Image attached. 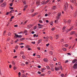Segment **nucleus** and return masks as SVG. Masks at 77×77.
Wrapping results in <instances>:
<instances>
[{
	"label": "nucleus",
	"mask_w": 77,
	"mask_h": 77,
	"mask_svg": "<svg viewBox=\"0 0 77 77\" xmlns=\"http://www.w3.org/2000/svg\"><path fill=\"white\" fill-rule=\"evenodd\" d=\"M61 77H64V74H61Z\"/></svg>",
	"instance_id": "37998d69"
},
{
	"label": "nucleus",
	"mask_w": 77,
	"mask_h": 77,
	"mask_svg": "<svg viewBox=\"0 0 77 77\" xmlns=\"http://www.w3.org/2000/svg\"><path fill=\"white\" fill-rule=\"evenodd\" d=\"M31 12H34V10L32 9L31 10Z\"/></svg>",
	"instance_id": "338daca9"
},
{
	"label": "nucleus",
	"mask_w": 77,
	"mask_h": 77,
	"mask_svg": "<svg viewBox=\"0 0 77 77\" xmlns=\"http://www.w3.org/2000/svg\"><path fill=\"white\" fill-rule=\"evenodd\" d=\"M39 23H42L43 22L42 21V20H40L39 21Z\"/></svg>",
	"instance_id": "8fccbe9b"
},
{
	"label": "nucleus",
	"mask_w": 77,
	"mask_h": 77,
	"mask_svg": "<svg viewBox=\"0 0 77 77\" xmlns=\"http://www.w3.org/2000/svg\"><path fill=\"white\" fill-rule=\"evenodd\" d=\"M37 26H35L34 27V30H35L36 29Z\"/></svg>",
	"instance_id": "49530a36"
},
{
	"label": "nucleus",
	"mask_w": 77,
	"mask_h": 77,
	"mask_svg": "<svg viewBox=\"0 0 77 77\" xmlns=\"http://www.w3.org/2000/svg\"><path fill=\"white\" fill-rule=\"evenodd\" d=\"M56 9V6H54L52 8V9Z\"/></svg>",
	"instance_id": "cd10ccee"
},
{
	"label": "nucleus",
	"mask_w": 77,
	"mask_h": 77,
	"mask_svg": "<svg viewBox=\"0 0 77 77\" xmlns=\"http://www.w3.org/2000/svg\"><path fill=\"white\" fill-rule=\"evenodd\" d=\"M72 28H73L72 27L70 29H69V31H70L72 29Z\"/></svg>",
	"instance_id": "c03bdc74"
},
{
	"label": "nucleus",
	"mask_w": 77,
	"mask_h": 77,
	"mask_svg": "<svg viewBox=\"0 0 77 77\" xmlns=\"http://www.w3.org/2000/svg\"><path fill=\"white\" fill-rule=\"evenodd\" d=\"M23 59H25L26 58V56L24 55H23L22 56Z\"/></svg>",
	"instance_id": "c756f323"
},
{
	"label": "nucleus",
	"mask_w": 77,
	"mask_h": 77,
	"mask_svg": "<svg viewBox=\"0 0 77 77\" xmlns=\"http://www.w3.org/2000/svg\"><path fill=\"white\" fill-rule=\"evenodd\" d=\"M51 54L52 55L53 54V52L52 51H50L49 53Z\"/></svg>",
	"instance_id": "ea45409f"
},
{
	"label": "nucleus",
	"mask_w": 77,
	"mask_h": 77,
	"mask_svg": "<svg viewBox=\"0 0 77 77\" xmlns=\"http://www.w3.org/2000/svg\"><path fill=\"white\" fill-rule=\"evenodd\" d=\"M28 27H29V28H31V27H32V25H30L28 26Z\"/></svg>",
	"instance_id": "c85d7f7f"
},
{
	"label": "nucleus",
	"mask_w": 77,
	"mask_h": 77,
	"mask_svg": "<svg viewBox=\"0 0 77 77\" xmlns=\"http://www.w3.org/2000/svg\"><path fill=\"white\" fill-rule=\"evenodd\" d=\"M37 57H38V58H40V57H41L40 55H38L37 56Z\"/></svg>",
	"instance_id": "f704fd0d"
},
{
	"label": "nucleus",
	"mask_w": 77,
	"mask_h": 77,
	"mask_svg": "<svg viewBox=\"0 0 77 77\" xmlns=\"http://www.w3.org/2000/svg\"><path fill=\"white\" fill-rule=\"evenodd\" d=\"M20 54H24V52H21L20 53Z\"/></svg>",
	"instance_id": "bf43d9fd"
},
{
	"label": "nucleus",
	"mask_w": 77,
	"mask_h": 77,
	"mask_svg": "<svg viewBox=\"0 0 77 77\" xmlns=\"http://www.w3.org/2000/svg\"><path fill=\"white\" fill-rule=\"evenodd\" d=\"M74 32H71V33L70 34V35H74V34H75V33H74Z\"/></svg>",
	"instance_id": "6ab92c4d"
},
{
	"label": "nucleus",
	"mask_w": 77,
	"mask_h": 77,
	"mask_svg": "<svg viewBox=\"0 0 77 77\" xmlns=\"http://www.w3.org/2000/svg\"><path fill=\"white\" fill-rule=\"evenodd\" d=\"M45 69H46L45 68H42V72H44V70H45Z\"/></svg>",
	"instance_id": "a211bd4d"
},
{
	"label": "nucleus",
	"mask_w": 77,
	"mask_h": 77,
	"mask_svg": "<svg viewBox=\"0 0 77 77\" xmlns=\"http://www.w3.org/2000/svg\"><path fill=\"white\" fill-rule=\"evenodd\" d=\"M30 47V46H29V45H26V48H29Z\"/></svg>",
	"instance_id": "72a5a7b5"
},
{
	"label": "nucleus",
	"mask_w": 77,
	"mask_h": 77,
	"mask_svg": "<svg viewBox=\"0 0 77 77\" xmlns=\"http://www.w3.org/2000/svg\"><path fill=\"white\" fill-rule=\"evenodd\" d=\"M77 61V60L76 59H75L74 60H73L72 61V63H75Z\"/></svg>",
	"instance_id": "9d476101"
},
{
	"label": "nucleus",
	"mask_w": 77,
	"mask_h": 77,
	"mask_svg": "<svg viewBox=\"0 0 77 77\" xmlns=\"http://www.w3.org/2000/svg\"><path fill=\"white\" fill-rule=\"evenodd\" d=\"M69 62V61H68V60H66L65 62V63H67V62Z\"/></svg>",
	"instance_id": "69168bd1"
},
{
	"label": "nucleus",
	"mask_w": 77,
	"mask_h": 77,
	"mask_svg": "<svg viewBox=\"0 0 77 77\" xmlns=\"http://www.w3.org/2000/svg\"><path fill=\"white\" fill-rule=\"evenodd\" d=\"M43 60L45 62H46L48 61V59L46 58H45Z\"/></svg>",
	"instance_id": "ddd939ff"
},
{
	"label": "nucleus",
	"mask_w": 77,
	"mask_h": 77,
	"mask_svg": "<svg viewBox=\"0 0 77 77\" xmlns=\"http://www.w3.org/2000/svg\"><path fill=\"white\" fill-rule=\"evenodd\" d=\"M64 7L67 8L68 7V3L67 2H66L65 3Z\"/></svg>",
	"instance_id": "0eeeda50"
},
{
	"label": "nucleus",
	"mask_w": 77,
	"mask_h": 77,
	"mask_svg": "<svg viewBox=\"0 0 77 77\" xmlns=\"http://www.w3.org/2000/svg\"><path fill=\"white\" fill-rule=\"evenodd\" d=\"M10 9H11V10H12V9H13L14 8H13V7H10Z\"/></svg>",
	"instance_id": "e2e57ef3"
},
{
	"label": "nucleus",
	"mask_w": 77,
	"mask_h": 77,
	"mask_svg": "<svg viewBox=\"0 0 77 77\" xmlns=\"http://www.w3.org/2000/svg\"><path fill=\"white\" fill-rule=\"evenodd\" d=\"M6 6V3H3V4L1 5V6L2 7H4Z\"/></svg>",
	"instance_id": "9b49d317"
},
{
	"label": "nucleus",
	"mask_w": 77,
	"mask_h": 77,
	"mask_svg": "<svg viewBox=\"0 0 77 77\" xmlns=\"http://www.w3.org/2000/svg\"><path fill=\"white\" fill-rule=\"evenodd\" d=\"M66 8H67L64 7V11H66Z\"/></svg>",
	"instance_id": "5fc2aeb1"
},
{
	"label": "nucleus",
	"mask_w": 77,
	"mask_h": 77,
	"mask_svg": "<svg viewBox=\"0 0 77 77\" xmlns=\"http://www.w3.org/2000/svg\"><path fill=\"white\" fill-rule=\"evenodd\" d=\"M50 65L52 67H53V66H54V65H53V64H50Z\"/></svg>",
	"instance_id": "bb28decb"
},
{
	"label": "nucleus",
	"mask_w": 77,
	"mask_h": 77,
	"mask_svg": "<svg viewBox=\"0 0 77 77\" xmlns=\"http://www.w3.org/2000/svg\"><path fill=\"white\" fill-rule=\"evenodd\" d=\"M70 2L72 3L75 4V6L77 5V3H76V1H75V0H70Z\"/></svg>",
	"instance_id": "7ed1b4c3"
},
{
	"label": "nucleus",
	"mask_w": 77,
	"mask_h": 77,
	"mask_svg": "<svg viewBox=\"0 0 77 77\" xmlns=\"http://www.w3.org/2000/svg\"><path fill=\"white\" fill-rule=\"evenodd\" d=\"M46 67L47 68V69H50V67L48 66H46Z\"/></svg>",
	"instance_id": "412c9836"
},
{
	"label": "nucleus",
	"mask_w": 77,
	"mask_h": 77,
	"mask_svg": "<svg viewBox=\"0 0 77 77\" xmlns=\"http://www.w3.org/2000/svg\"><path fill=\"white\" fill-rule=\"evenodd\" d=\"M9 5L10 6L12 7V5H13V4L12 3H11Z\"/></svg>",
	"instance_id": "e433bc0d"
},
{
	"label": "nucleus",
	"mask_w": 77,
	"mask_h": 77,
	"mask_svg": "<svg viewBox=\"0 0 77 77\" xmlns=\"http://www.w3.org/2000/svg\"><path fill=\"white\" fill-rule=\"evenodd\" d=\"M42 5H46V3L45 2V1H43L42 2Z\"/></svg>",
	"instance_id": "1a4fd4ad"
},
{
	"label": "nucleus",
	"mask_w": 77,
	"mask_h": 77,
	"mask_svg": "<svg viewBox=\"0 0 77 77\" xmlns=\"http://www.w3.org/2000/svg\"><path fill=\"white\" fill-rule=\"evenodd\" d=\"M51 70L52 71H54V68H53L52 67L51 68Z\"/></svg>",
	"instance_id": "393cba45"
},
{
	"label": "nucleus",
	"mask_w": 77,
	"mask_h": 77,
	"mask_svg": "<svg viewBox=\"0 0 77 77\" xmlns=\"http://www.w3.org/2000/svg\"><path fill=\"white\" fill-rule=\"evenodd\" d=\"M38 12L35 13L34 14V16H35V15H38Z\"/></svg>",
	"instance_id": "a878e982"
},
{
	"label": "nucleus",
	"mask_w": 77,
	"mask_h": 77,
	"mask_svg": "<svg viewBox=\"0 0 77 77\" xmlns=\"http://www.w3.org/2000/svg\"><path fill=\"white\" fill-rule=\"evenodd\" d=\"M73 68L74 69H76V68H77V63H75L74 64L73 66Z\"/></svg>",
	"instance_id": "423d86ee"
},
{
	"label": "nucleus",
	"mask_w": 77,
	"mask_h": 77,
	"mask_svg": "<svg viewBox=\"0 0 77 77\" xmlns=\"http://www.w3.org/2000/svg\"><path fill=\"white\" fill-rule=\"evenodd\" d=\"M17 69V67L16 66H14L13 67V69L14 70H16Z\"/></svg>",
	"instance_id": "2eb2a0df"
},
{
	"label": "nucleus",
	"mask_w": 77,
	"mask_h": 77,
	"mask_svg": "<svg viewBox=\"0 0 77 77\" xmlns=\"http://www.w3.org/2000/svg\"><path fill=\"white\" fill-rule=\"evenodd\" d=\"M59 36L58 35H56V39H59Z\"/></svg>",
	"instance_id": "f3484780"
},
{
	"label": "nucleus",
	"mask_w": 77,
	"mask_h": 77,
	"mask_svg": "<svg viewBox=\"0 0 77 77\" xmlns=\"http://www.w3.org/2000/svg\"><path fill=\"white\" fill-rule=\"evenodd\" d=\"M9 68H12V65L11 64H10L9 65Z\"/></svg>",
	"instance_id": "09e8293b"
},
{
	"label": "nucleus",
	"mask_w": 77,
	"mask_h": 77,
	"mask_svg": "<svg viewBox=\"0 0 77 77\" xmlns=\"http://www.w3.org/2000/svg\"><path fill=\"white\" fill-rule=\"evenodd\" d=\"M55 69L56 71H59L60 69V68L59 67H55Z\"/></svg>",
	"instance_id": "6e6552de"
},
{
	"label": "nucleus",
	"mask_w": 77,
	"mask_h": 77,
	"mask_svg": "<svg viewBox=\"0 0 77 77\" xmlns=\"http://www.w3.org/2000/svg\"><path fill=\"white\" fill-rule=\"evenodd\" d=\"M65 29H66V27L65 26H64L63 28V30H65Z\"/></svg>",
	"instance_id": "2f4dec72"
},
{
	"label": "nucleus",
	"mask_w": 77,
	"mask_h": 77,
	"mask_svg": "<svg viewBox=\"0 0 77 77\" xmlns=\"http://www.w3.org/2000/svg\"><path fill=\"white\" fill-rule=\"evenodd\" d=\"M23 3L24 4V5H26V2L25 1H24L23 2Z\"/></svg>",
	"instance_id": "13d9d810"
},
{
	"label": "nucleus",
	"mask_w": 77,
	"mask_h": 77,
	"mask_svg": "<svg viewBox=\"0 0 77 77\" xmlns=\"http://www.w3.org/2000/svg\"><path fill=\"white\" fill-rule=\"evenodd\" d=\"M8 36H11V32H9L8 34Z\"/></svg>",
	"instance_id": "864d4df0"
},
{
	"label": "nucleus",
	"mask_w": 77,
	"mask_h": 77,
	"mask_svg": "<svg viewBox=\"0 0 77 77\" xmlns=\"http://www.w3.org/2000/svg\"><path fill=\"white\" fill-rule=\"evenodd\" d=\"M12 63L13 65H15V62H14V61H12Z\"/></svg>",
	"instance_id": "b1692460"
},
{
	"label": "nucleus",
	"mask_w": 77,
	"mask_h": 77,
	"mask_svg": "<svg viewBox=\"0 0 77 77\" xmlns=\"http://www.w3.org/2000/svg\"><path fill=\"white\" fill-rule=\"evenodd\" d=\"M14 12V10H11V11H10L9 14H11Z\"/></svg>",
	"instance_id": "dca6fc26"
},
{
	"label": "nucleus",
	"mask_w": 77,
	"mask_h": 77,
	"mask_svg": "<svg viewBox=\"0 0 77 77\" xmlns=\"http://www.w3.org/2000/svg\"><path fill=\"white\" fill-rule=\"evenodd\" d=\"M77 12H75L74 13L73 15L74 17H76V16H77Z\"/></svg>",
	"instance_id": "4468645a"
},
{
	"label": "nucleus",
	"mask_w": 77,
	"mask_h": 77,
	"mask_svg": "<svg viewBox=\"0 0 77 77\" xmlns=\"http://www.w3.org/2000/svg\"><path fill=\"white\" fill-rule=\"evenodd\" d=\"M51 73V71H49L48 72V74H50V73Z\"/></svg>",
	"instance_id": "58836bf2"
},
{
	"label": "nucleus",
	"mask_w": 77,
	"mask_h": 77,
	"mask_svg": "<svg viewBox=\"0 0 77 77\" xmlns=\"http://www.w3.org/2000/svg\"><path fill=\"white\" fill-rule=\"evenodd\" d=\"M14 27H18V25H14Z\"/></svg>",
	"instance_id": "052dcab7"
},
{
	"label": "nucleus",
	"mask_w": 77,
	"mask_h": 77,
	"mask_svg": "<svg viewBox=\"0 0 77 77\" xmlns=\"http://www.w3.org/2000/svg\"><path fill=\"white\" fill-rule=\"evenodd\" d=\"M53 21H51V22L49 24L51 26H53Z\"/></svg>",
	"instance_id": "aec40b11"
},
{
	"label": "nucleus",
	"mask_w": 77,
	"mask_h": 77,
	"mask_svg": "<svg viewBox=\"0 0 77 77\" xmlns=\"http://www.w3.org/2000/svg\"><path fill=\"white\" fill-rule=\"evenodd\" d=\"M38 68H41V66L39 65L38 66Z\"/></svg>",
	"instance_id": "6e6d98bb"
},
{
	"label": "nucleus",
	"mask_w": 77,
	"mask_h": 77,
	"mask_svg": "<svg viewBox=\"0 0 77 77\" xmlns=\"http://www.w3.org/2000/svg\"><path fill=\"white\" fill-rule=\"evenodd\" d=\"M53 59H54V61H56L57 60L56 58V57H54Z\"/></svg>",
	"instance_id": "4c0bfd02"
},
{
	"label": "nucleus",
	"mask_w": 77,
	"mask_h": 77,
	"mask_svg": "<svg viewBox=\"0 0 77 77\" xmlns=\"http://www.w3.org/2000/svg\"><path fill=\"white\" fill-rule=\"evenodd\" d=\"M64 46L66 47H68V45H67L66 44L64 45Z\"/></svg>",
	"instance_id": "5701e85b"
},
{
	"label": "nucleus",
	"mask_w": 77,
	"mask_h": 77,
	"mask_svg": "<svg viewBox=\"0 0 77 77\" xmlns=\"http://www.w3.org/2000/svg\"><path fill=\"white\" fill-rule=\"evenodd\" d=\"M24 8H27V5H26L24 6Z\"/></svg>",
	"instance_id": "79ce46f5"
},
{
	"label": "nucleus",
	"mask_w": 77,
	"mask_h": 77,
	"mask_svg": "<svg viewBox=\"0 0 77 77\" xmlns=\"http://www.w3.org/2000/svg\"><path fill=\"white\" fill-rule=\"evenodd\" d=\"M27 33V30L24 31V33Z\"/></svg>",
	"instance_id": "a19ab883"
},
{
	"label": "nucleus",
	"mask_w": 77,
	"mask_h": 77,
	"mask_svg": "<svg viewBox=\"0 0 77 77\" xmlns=\"http://www.w3.org/2000/svg\"><path fill=\"white\" fill-rule=\"evenodd\" d=\"M41 42H42V39H41L39 40L38 41V44H40V43H41Z\"/></svg>",
	"instance_id": "f8f14e48"
},
{
	"label": "nucleus",
	"mask_w": 77,
	"mask_h": 77,
	"mask_svg": "<svg viewBox=\"0 0 77 77\" xmlns=\"http://www.w3.org/2000/svg\"><path fill=\"white\" fill-rule=\"evenodd\" d=\"M27 20L24 23V24H23V25H24V24H26V23H27Z\"/></svg>",
	"instance_id": "603ef678"
},
{
	"label": "nucleus",
	"mask_w": 77,
	"mask_h": 77,
	"mask_svg": "<svg viewBox=\"0 0 77 77\" xmlns=\"http://www.w3.org/2000/svg\"><path fill=\"white\" fill-rule=\"evenodd\" d=\"M70 8L71 9H74V8H73L72 6H71V5H70Z\"/></svg>",
	"instance_id": "3c124183"
},
{
	"label": "nucleus",
	"mask_w": 77,
	"mask_h": 77,
	"mask_svg": "<svg viewBox=\"0 0 77 77\" xmlns=\"http://www.w3.org/2000/svg\"><path fill=\"white\" fill-rule=\"evenodd\" d=\"M36 5L37 7L38 6H39V5H41V4H40V2L39 1H37L36 2Z\"/></svg>",
	"instance_id": "39448f33"
},
{
	"label": "nucleus",
	"mask_w": 77,
	"mask_h": 77,
	"mask_svg": "<svg viewBox=\"0 0 77 77\" xmlns=\"http://www.w3.org/2000/svg\"><path fill=\"white\" fill-rule=\"evenodd\" d=\"M67 23H71V20H69L68 21H67Z\"/></svg>",
	"instance_id": "7c9ffc66"
},
{
	"label": "nucleus",
	"mask_w": 77,
	"mask_h": 77,
	"mask_svg": "<svg viewBox=\"0 0 77 77\" xmlns=\"http://www.w3.org/2000/svg\"><path fill=\"white\" fill-rule=\"evenodd\" d=\"M18 45H16L15 47V49H16V50H17V49H18Z\"/></svg>",
	"instance_id": "a18cd8bd"
},
{
	"label": "nucleus",
	"mask_w": 77,
	"mask_h": 77,
	"mask_svg": "<svg viewBox=\"0 0 77 77\" xmlns=\"http://www.w3.org/2000/svg\"><path fill=\"white\" fill-rule=\"evenodd\" d=\"M60 69H61V70H63V69H62V66H60Z\"/></svg>",
	"instance_id": "4d7b16f0"
},
{
	"label": "nucleus",
	"mask_w": 77,
	"mask_h": 77,
	"mask_svg": "<svg viewBox=\"0 0 77 77\" xmlns=\"http://www.w3.org/2000/svg\"><path fill=\"white\" fill-rule=\"evenodd\" d=\"M21 41H23V40H24V38H20L19 39Z\"/></svg>",
	"instance_id": "473e14b6"
},
{
	"label": "nucleus",
	"mask_w": 77,
	"mask_h": 77,
	"mask_svg": "<svg viewBox=\"0 0 77 77\" xmlns=\"http://www.w3.org/2000/svg\"><path fill=\"white\" fill-rule=\"evenodd\" d=\"M60 16H61V13H59L57 14V16L56 18H57V19H59V18H60Z\"/></svg>",
	"instance_id": "f03ea898"
},
{
	"label": "nucleus",
	"mask_w": 77,
	"mask_h": 77,
	"mask_svg": "<svg viewBox=\"0 0 77 77\" xmlns=\"http://www.w3.org/2000/svg\"><path fill=\"white\" fill-rule=\"evenodd\" d=\"M55 29V28H53L51 29V30H52V31H53V30H54Z\"/></svg>",
	"instance_id": "de8ad7c7"
},
{
	"label": "nucleus",
	"mask_w": 77,
	"mask_h": 77,
	"mask_svg": "<svg viewBox=\"0 0 77 77\" xmlns=\"http://www.w3.org/2000/svg\"><path fill=\"white\" fill-rule=\"evenodd\" d=\"M31 17H35V15H34V14H32L31 15Z\"/></svg>",
	"instance_id": "0e129e2a"
},
{
	"label": "nucleus",
	"mask_w": 77,
	"mask_h": 77,
	"mask_svg": "<svg viewBox=\"0 0 77 77\" xmlns=\"http://www.w3.org/2000/svg\"><path fill=\"white\" fill-rule=\"evenodd\" d=\"M50 45V44L49 43H48L46 45V46L47 47H48V45Z\"/></svg>",
	"instance_id": "680f3d73"
},
{
	"label": "nucleus",
	"mask_w": 77,
	"mask_h": 77,
	"mask_svg": "<svg viewBox=\"0 0 77 77\" xmlns=\"http://www.w3.org/2000/svg\"><path fill=\"white\" fill-rule=\"evenodd\" d=\"M23 44H24L23 43H20L19 44V45H23Z\"/></svg>",
	"instance_id": "c9c22d12"
},
{
	"label": "nucleus",
	"mask_w": 77,
	"mask_h": 77,
	"mask_svg": "<svg viewBox=\"0 0 77 77\" xmlns=\"http://www.w3.org/2000/svg\"><path fill=\"white\" fill-rule=\"evenodd\" d=\"M62 50H63V51H66V49L65 48H62Z\"/></svg>",
	"instance_id": "4be33fe9"
},
{
	"label": "nucleus",
	"mask_w": 77,
	"mask_h": 77,
	"mask_svg": "<svg viewBox=\"0 0 77 77\" xmlns=\"http://www.w3.org/2000/svg\"><path fill=\"white\" fill-rule=\"evenodd\" d=\"M49 2V0H48L47 1L45 2L46 4Z\"/></svg>",
	"instance_id": "774afa93"
},
{
	"label": "nucleus",
	"mask_w": 77,
	"mask_h": 77,
	"mask_svg": "<svg viewBox=\"0 0 77 77\" xmlns=\"http://www.w3.org/2000/svg\"><path fill=\"white\" fill-rule=\"evenodd\" d=\"M14 35H15V36L17 37V38H22V35H18L16 33H14Z\"/></svg>",
	"instance_id": "f257e3e1"
},
{
	"label": "nucleus",
	"mask_w": 77,
	"mask_h": 77,
	"mask_svg": "<svg viewBox=\"0 0 77 77\" xmlns=\"http://www.w3.org/2000/svg\"><path fill=\"white\" fill-rule=\"evenodd\" d=\"M38 28L39 29H41L44 27V25H41L39 23L38 24Z\"/></svg>",
	"instance_id": "20e7f679"
}]
</instances>
